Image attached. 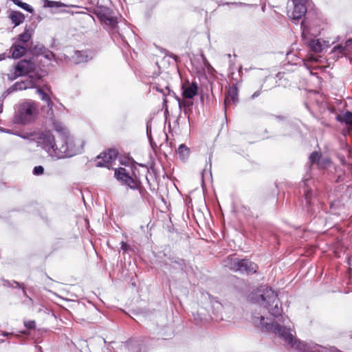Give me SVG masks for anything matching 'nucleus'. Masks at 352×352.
I'll use <instances>...</instances> for the list:
<instances>
[{
	"label": "nucleus",
	"instance_id": "12",
	"mask_svg": "<svg viewBox=\"0 0 352 352\" xmlns=\"http://www.w3.org/2000/svg\"><path fill=\"white\" fill-rule=\"evenodd\" d=\"M94 56V53L91 50H76L72 58L75 64L78 65L88 63Z\"/></svg>",
	"mask_w": 352,
	"mask_h": 352
},
{
	"label": "nucleus",
	"instance_id": "21",
	"mask_svg": "<svg viewBox=\"0 0 352 352\" xmlns=\"http://www.w3.org/2000/svg\"><path fill=\"white\" fill-rule=\"evenodd\" d=\"M336 120L340 122L352 125V112L347 111L344 114L338 115Z\"/></svg>",
	"mask_w": 352,
	"mask_h": 352
},
{
	"label": "nucleus",
	"instance_id": "9",
	"mask_svg": "<svg viewBox=\"0 0 352 352\" xmlns=\"http://www.w3.org/2000/svg\"><path fill=\"white\" fill-rule=\"evenodd\" d=\"M36 65L31 60L23 59L18 62L14 66V72L12 76L9 77L10 80H14L19 76H23L29 74L34 71Z\"/></svg>",
	"mask_w": 352,
	"mask_h": 352
},
{
	"label": "nucleus",
	"instance_id": "28",
	"mask_svg": "<svg viewBox=\"0 0 352 352\" xmlns=\"http://www.w3.org/2000/svg\"><path fill=\"white\" fill-rule=\"evenodd\" d=\"M140 346V344L138 341L130 340V341L127 342V347H128L129 350L132 352L140 351V349H139L138 350H135V348H136V346Z\"/></svg>",
	"mask_w": 352,
	"mask_h": 352
},
{
	"label": "nucleus",
	"instance_id": "45",
	"mask_svg": "<svg viewBox=\"0 0 352 352\" xmlns=\"http://www.w3.org/2000/svg\"><path fill=\"white\" fill-rule=\"evenodd\" d=\"M0 131H6V133H8V132H9V131H8V130L4 131V130H3V129H0Z\"/></svg>",
	"mask_w": 352,
	"mask_h": 352
},
{
	"label": "nucleus",
	"instance_id": "14",
	"mask_svg": "<svg viewBox=\"0 0 352 352\" xmlns=\"http://www.w3.org/2000/svg\"><path fill=\"white\" fill-rule=\"evenodd\" d=\"M10 51L12 54V58L17 59L25 54L27 52V45L19 44L18 42H14V43L11 46Z\"/></svg>",
	"mask_w": 352,
	"mask_h": 352
},
{
	"label": "nucleus",
	"instance_id": "37",
	"mask_svg": "<svg viewBox=\"0 0 352 352\" xmlns=\"http://www.w3.org/2000/svg\"><path fill=\"white\" fill-rule=\"evenodd\" d=\"M261 90L256 91L251 96L252 99H255L261 95Z\"/></svg>",
	"mask_w": 352,
	"mask_h": 352
},
{
	"label": "nucleus",
	"instance_id": "33",
	"mask_svg": "<svg viewBox=\"0 0 352 352\" xmlns=\"http://www.w3.org/2000/svg\"><path fill=\"white\" fill-rule=\"evenodd\" d=\"M146 135L148 139L150 141L151 144H152V138H151V124L149 122L146 124Z\"/></svg>",
	"mask_w": 352,
	"mask_h": 352
},
{
	"label": "nucleus",
	"instance_id": "38",
	"mask_svg": "<svg viewBox=\"0 0 352 352\" xmlns=\"http://www.w3.org/2000/svg\"><path fill=\"white\" fill-rule=\"evenodd\" d=\"M3 285H4V286H7V287H13V281H12V282H10V281H9V280H4V281H3Z\"/></svg>",
	"mask_w": 352,
	"mask_h": 352
},
{
	"label": "nucleus",
	"instance_id": "19",
	"mask_svg": "<svg viewBox=\"0 0 352 352\" xmlns=\"http://www.w3.org/2000/svg\"><path fill=\"white\" fill-rule=\"evenodd\" d=\"M10 18L15 27L23 23L25 20L24 14L19 11H12L10 14Z\"/></svg>",
	"mask_w": 352,
	"mask_h": 352
},
{
	"label": "nucleus",
	"instance_id": "10",
	"mask_svg": "<svg viewBox=\"0 0 352 352\" xmlns=\"http://www.w3.org/2000/svg\"><path fill=\"white\" fill-rule=\"evenodd\" d=\"M114 176L122 185H125L133 190L138 188V182L129 175L124 168H116Z\"/></svg>",
	"mask_w": 352,
	"mask_h": 352
},
{
	"label": "nucleus",
	"instance_id": "23",
	"mask_svg": "<svg viewBox=\"0 0 352 352\" xmlns=\"http://www.w3.org/2000/svg\"><path fill=\"white\" fill-rule=\"evenodd\" d=\"M177 153L182 160H185L188 157L190 150L185 144H182L179 146Z\"/></svg>",
	"mask_w": 352,
	"mask_h": 352
},
{
	"label": "nucleus",
	"instance_id": "43",
	"mask_svg": "<svg viewBox=\"0 0 352 352\" xmlns=\"http://www.w3.org/2000/svg\"><path fill=\"white\" fill-rule=\"evenodd\" d=\"M232 3L235 4V5H239V6H247V4L243 3Z\"/></svg>",
	"mask_w": 352,
	"mask_h": 352
},
{
	"label": "nucleus",
	"instance_id": "22",
	"mask_svg": "<svg viewBox=\"0 0 352 352\" xmlns=\"http://www.w3.org/2000/svg\"><path fill=\"white\" fill-rule=\"evenodd\" d=\"M31 34H30L28 30H25L24 32L20 34L15 42H18V43L27 45L26 43L30 40Z\"/></svg>",
	"mask_w": 352,
	"mask_h": 352
},
{
	"label": "nucleus",
	"instance_id": "18",
	"mask_svg": "<svg viewBox=\"0 0 352 352\" xmlns=\"http://www.w3.org/2000/svg\"><path fill=\"white\" fill-rule=\"evenodd\" d=\"M350 50L347 48L346 45L339 44L333 48L331 54L333 55V58H338L345 55Z\"/></svg>",
	"mask_w": 352,
	"mask_h": 352
},
{
	"label": "nucleus",
	"instance_id": "41",
	"mask_svg": "<svg viewBox=\"0 0 352 352\" xmlns=\"http://www.w3.org/2000/svg\"><path fill=\"white\" fill-rule=\"evenodd\" d=\"M3 111V100H0V113Z\"/></svg>",
	"mask_w": 352,
	"mask_h": 352
},
{
	"label": "nucleus",
	"instance_id": "44",
	"mask_svg": "<svg viewBox=\"0 0 352 352\" xmlns=\"http://www.w3.org/2000/svg\"><path fill=\"white\" fill-rule=\"evenodd\" d=\"M341 180H342V179H341V177L339 176L338 178V181H341Z\"/></svg>",
	"mask_w": 352,
	"mask_h": 352
},
{
	"label": "nucleus",
	"instance_id": "3",
	"mask_svg": "<svg viewBox=\"0 0 352 352\" xmlns=\"http://www.w3.org/2000/svg\"><path fill=\"white\" fill-rule=\"evenodd\" d=\"M37 113L36 104L31 100H26L17 105L14 116L16 124H25L34 120Z\"/></svg>",
	"mask_w": 352,
	"mask_h": 352
},
{
	"label": "nucleus",
	"instance_id": "15",
	"mask_svg": "<svg viewBox=\"0 0 352 352\" xmlns=\"http://www.w3.org/2000/svg\"><path fill=\"white\" fill-rule=\"evenodd\" d=\"M152 89L162 94L164 96L170 93L168 83L161 78H157V81L153 84Z\"/></svg>",
	"mask_w": 352,
	"mask_h": 352
},
{
	"label": "nucleus",
	"instance_id": "26",
	"mask_svg": "<svg viewBox=\"0 0 352 352\" xmlns=\"http://www.w3.org/2000/svg\"><path fill=\"white\" fill-rule=\"evenodd\" d=\"M321 154L320 153L314 151L309 156V160L311 164H316L317 165L320 164Z\"/></svg>",
	"mask_w": 352,
	"mask_h": 352
},
{
	"label": "nucleus",
	"instance_id": "30",
	"mask_svg": "<svg viewBox=\"0 0 352 352\" xmlns=\"http://www.w3.org/2000/svg\"><path fill=\"white\" fill-rule=\"evenodd\" d=\"M14 287V288H21L22 291H23V296H25L26 298H28L30 300H32V298H30L28 296L27 292H26L24 287H23L22 285H21L19 283H18L16 281H13V287Z\"/></svg>",
	"mask_w": 352,
	"mask_h": 352
},
{
	"label": "nucleus",
	"instance_id": "4",
	"mask_svg": "<svg viewBox=\"0 0 352 352\" xmlns=\"http://www.w3.org/2000/svg\"><path fill=\"white\" fill-rule=\"evenodd\" d=\"M225 267L230 270L241 274H254L256 272L258 266L249 259H240L232 256H228L223 261Z\"/></svg>",
	"mask_w": 352,
	"mask_h": 352
},
{
	"label": "nucleus",
	"instance_id": "25",
	"mask_svg": "<svg viewBox=\"0 0 352 352\" xmlns=\"http://www.w3.org/2000/svg\"><path fill=\"white\" fill-rule=\"evenodd\" d=\"M40 51H41V55H43V57L45 58L47 60H52L55 58L54 54L52 51H50L47 49H45L44 47H42L41 48H40Z\"/></svg>",
	"mask_w": 352,
	"mask_h": 352
},
{
	"label": "nucleus",
	"instance_id": "1",
	"mask_svg": "<svg viewBox=\"0 0 352 352\" xmlns=\"http://www.w3.org/2000/svg\"><path fill=\"white\" fill-rule=\"evenodd\" d=\"M261 307L267 309L269 313L276 318V322H268L260 313H252V322L262 330L271 331L281 338L290 347L292 352H327L326 349L318 344H312L297 340L293 335L287 316L283 315L281 303L277 293L270 287L264 289L262 294L256 298Z\"/></svg>",
	"mask_w": 352,
	"mask_h": 352
},
{
	"label": "nucleus",
	"instance_id": "17",
	"mask_svg": "<svg viewBox=\"0 0 352 352\" xmlns=\"http://www.w3.org/2000/svg\"><path fill=\"white\" fill-rule=\"evenodd\" d=\"M199 87L196 82H192L188 87L183 91L182 96L184 98L192 99L198 93Z\"/></svg>",
	"mask_w": 352,
	"mask_h": 352
},
{
	"label": "nucleus",
	"instance_id": "2",
	"mask_svg": "<svg viewBox=\"0 0 352 352\" xmlns=\"http://www.w3.org/2000/svg\"><path fill=\"white\" fill-rule=\"evenodd\" d=\"M53 129L57 133L55 138L50 131L35 133L32 139L37 146L45 150L50 156L56 159L70 157L78 153L74 138L68 129L58 121L52 123Z\"/></svg>",
	"mask_w": 352,
	"mask_h": 352
},
{
	"label": "nucleus",
	"instance_id": "35",
	"mask_svg": "<svg viewBox=\"0 0 352 352\" xmlns=\"http://www.w3.org/2000/svg\"><path fill=\"white\" fill-rule=\"evenodd\" d=\"M192 105V102H184L182 103L179 102V107L180 109H182V107H184V108L190 107Z\"/></svg>",
	"mask_w": 352,
	"mask_h": 352
},
{
	"label": "nucleus",
	"instance_id": "8",
	"mask_svg": "<svg viewBox=\"0 0 352 352\" xmlns=\"http://www.w3.org/2000/svg\"><path fill=\"white\" fill-rule=\"evenodd\" d=\"M307 182L308 179H307L302 181V188L305 199V204H302V208L309 215L311 216L316 212L315 208L316 198L314 197L313 192L308 188Z\"/></svg>",
	"mask_w": 352,
	"mask_h": 352
},
{
	"label": "nucleus",
	"instance_id": "11",
	"mask_svg": "<svg viewBox=\"0 0 352 352\" xmlns=\"http://www.w3.org/2000/svg\"><path fill=\"white\" fill-rule=\"evenodd\" d=\"M118 152L116 150L109 149L98 157L97 166L109 168L111 164L116 160Z\"/></svg>",
	"mask_w": 352,
	"mask_h": 352
},
{
	"label": "nucleus",
	"instance_id": "24",
	"mask_svg": "<svg viewBox=\"0 0 352 352\" xmlns=\"http://www.w3.org/2000/svg\"><path fill=\"white\" fill-rule=\"evenodd\" d=\"M15 5L23 9L24 10L32 13L34 12V9L31 6L26 3L21 2L20 0H11Z\"/></svg>",
	"mask_w": 352,
	"mask_h": 352
},
{
	"label": "nucleus",
	"instance_id": "7",
	"mask_svg": "<svg viewBox=\"0 0 352 352\" xmlns=\"http://www.w3.org/2000/svg\"><path fill=\"white\" fill-rule=\"evenodd\" d=\"M96 14L101 23L111 30H115L118 25V18L113 14V11L107 7L99 8Z\"/></svg>",
	"mask_w": 352,
	"mask_h": 352
},
{
	"label": "nucleus",
	"instance_id": "20",
	"mask_svg": "<svg viewBox=\"0 0 352 352\" xmlns=\"http://www.w3.org/2000/svg\"><path fill=\"white\" fill-rule=\"evenodd\" d=\"M37 93L38 94L41 99L45 102L46 104H47V107L49 108V111H51V113L52 114L53 113V111H52V107H53V102L51 100V98L49 96V95L45 93L44 91H43L42 89H37Z\"/></svg>",
	"mask_w": 352,
	"mask_h": 352
},
{
	"label": "nucleus",
	"instance_id": "48",
	"mask_svg": "<svg viewBox=\"0 0 352 352\" xmlns=\"http://www.w3.org/2000/svg\"><path fill=\"white\" fill-rule=\"evenodd\" d=\"M2 58H1L0 60H1Z\"/></svg>",
	"mask_w": 352,
	"mask_h": 352
},
{
	"label": "nucleus",
	"instance_id": "46",
	"mask_svg": "<svg viewBox=\"0 0 352 352\" xmlns=\"http://www.w3.org/2000/svg\"><path fill=\"white\" fill-rule=\"evenodd\" d=\"M184 113L186 115L188 113V111L186 109H184Z\"/></svg>",
	"mask_w": 352,
	"mask_h": 352
},
{
	"label": "nucleus",
	"instance_id": "29",
	"mask_svg": "<svg viewBox=\"0 0 352 352\" xmlns=\"http://www.w3.org/2000/svg\"><path fill=\"white\" fill-rule=\"evenodd\" d=\"M47 6L50 8H62L67 6L60 1H47Z\"/></svg>",
	"mask_w": 352,
	"mask_h": 352
},
{
	"label": "nucleus",
	"instance_id": "40",
	"mask_svg": "<svg viewBox=\"0 0 352 352\" xmlns=\"http://www.w3.org/2000/svg\"><path fill=\"white\" fill-rule=\"evenodd\" d=\"M340 158V162L342 165H345L346 164V160H345V158L344 156L342 157H339Z\"/></svg>",
	"mask_w": 352,
	"mask_h": 352
},
{
	"label": "nucleus",
	"instance_id": "5",
	"mask_svg": "<svg viewBox=\"0 0 352 352\" xmlns=\"http://www.w3.org/2000/svg\"><path fill=\"white\" fill-rule=\"evenodd\" d=\"M302 30V38L304 43L309 47V49L314 52H322L324 50H327L331 44L329 41L322 40L320 38L307 39L305 36L306 29L305 22L302 21L300 24Z\"/></svg>",
	"mask_w": 352,
	"mask_h": 352
},
{
	"label": "nucleus",
	"instance_id": "16",
	"mask_svg": "<svg viewBox=\"0 0 352 352\" xmlns=\"http://www.w3.org/2000/svg\"><path fill=\"white\" fill-rule=\"evenodd\" d=\"M238 102V95L236 88H231L229 89L224 100L225 110L226 111L231 104H236Z\"/></svg>",
	"mask_w": 352,
	"mask_h": 352
},
{
	"label": "nucleus",
	"instance_id": "27",
	"mask_svg": "<svg viewBox=\"0 0 352 352\" xmlns=\"http://www.w3.org/2000/svg\"><path fill=\"white\" fill-rule=\"evenodd\" d=\"M206 298L208 297V298L210 300V303L212 304V307L215 309H220L222 307L221 304L217 301L214 297H212L210 294H206Z\"/></svg>",
	"mask_w": 352,
	"mask_h": 352
},
{
	"label": "nucleus",
	"instance_id": "42",
	"mask_svg": "<svg viewBox=\"0 0 352 352\" xmlns=\"http://www.w3.org/2000/svg\"><path fill=\"white\" fill-rule=\"evenodd\" d=\"M309 59H310L311 61H313V62H317V61H318V59H317V58H314V57H312V56H310V57H309Z\"/></svg>",
	"mask_w": 352,
	"mask_h": 352
},
{
	"label": "nucleus",
	"instance_id": "36",
	"mask_svg": "<svg viewBox=\"0 0 352 352\" xmlns=\"http://www.w3.org/2000/svg\"><path fill=\"white\" fill-rule=\"evenodd\" d=\"M121 250L124 252H126V251H128V250L129 249V246L127 243H126L124 241H122L121 243Z\"/></svg>",
	"mask_w": 352,
	"mask_h": 352
},
{
	"label": "nucleus",
	"instance_id": "31",
	"mask_svg": "<svg viewBox=\"0 0 352 352\" xmlns=\"http://www.w3.org/2000/svg\"><path fill=\"white\" fill-rule=\"evenodd\" d=\"M44 168L42 166H36L33 169V174L34 175H41L43 173Z\"/></svg>",
	"mask_w": 352,
	"mask_h": 352
},
{
	"label": "nucleus",
	"instance_id": "47",
	"mask_svg": "<svg viewBox=\"0 0 352 352\" xmlns=\"http://www.w3.org/2000/svg\"><path fill=\"white\" fill-rule=\"evenodd\" d=\"M280 74H281L280 73H278V74H277V76H278V77H280Z\"/></svg>",
	"mask_w": 352,
	"mask_h": 352
},
{
	"label": "nucleus",
	"instance_id": "39",
	"mask_svg": "<svg viewBox=\"0 0 352 352\" xmlns=\"http://www.w3.org/2000/svg\"><path fill=\"white\" fill-rule=\"evenodd\" d=\"M345 45H346V46L347 47L348 49L349 47H352V38L348 39L347 41H346Z\"/></svg>",
	"mask_w": 352,
	"mask_h": 352
},
{
	"label": "nucleus",
	"instance_id": "13",
	"mask_svg": "<svg viewBox=\"0 0 352 352\" xmlns=\"http://www.w3.org/2000/svg\"><path fill=\"white\" fill-rule=\"evenodd\" d=\"M34 87V82L32 80L28 79L20 82H16L3 94L2 96L5 98L6 96L12 92L25 90L27 89H32Z\"/></svg>",
	"mask_w": 352,
	"mask_h": 352
},
{
	"label": "nucleus",
	"instance_id": "34",
	"mask_svg": "<svg viewBox=\"0 0 352 352\" xmlns=\"http://www.w3.org/2000/svg\"><path fill=\"white\" fill-rule=\"evenodd\" d=\"M330 163H331V160H329V158H324V159L320 160V164L319 166L326 167V166H329L330 164Z\"/></svg>",
	"mask_w": 352,
	"mask_h": 352
},
{
	"label": "nucleus",
	"instance_id": "32",
	"mask_svg": "<svg viewBox=\"0 0 352 352\" xmlns=\"http://www.w3.org/2000/svg\"><path fill=\"white\" fill-rule=\"evenodd\" d=\"M24 325L28 329H34L36 327V322L34 320L25 321Z\"/></svg>",
	"mask_w": 352,
	"mask_h": 352
},
{
	"label": "nucleus",
	"instance_id": "6",
	"mask_svg": "<svg viewBox=\"0 0 352 352\" xmlns=\"http://www.w3.org/2000/svg\"><path fill=\"white\" fill-rule=\"evenodd\" d=\"M287 5V16L293 21H297L305 15L307 11V3L309 0H291Z\"/></svg>",
	"mask_w": 352,
	"mask_h": 352
}]
</instances>
